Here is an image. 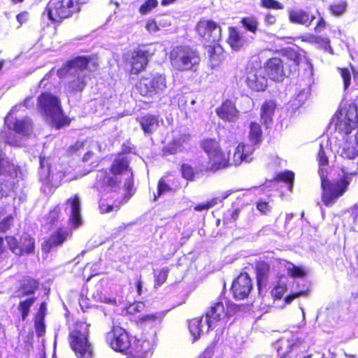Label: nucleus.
Returning <instances> with one entry per match:
<instances>
[{
  "mask_svg": "<svg viewBox=\"0 0 358 358\" xmlns=\"http://www.w3.org/2000/svg\"><path fill=\"white\" fill-rule=\"evenodd\" d=\"M317 160L320 166L318 173L322 189V201L325 206H330L334 204L337 199L346 192L352 177L356 173L348 172L343 167L341 169V173H338L340 179L330 181L327 178V172L321 167L328 164V158L322 145H320Z\"/></svg>",
  "mask_w": 358,
  "mask_h": 358,
  "instance_id": "1",
  "label": "nucleus"
},
{
  "mask_svg": "<svg viewBox=\"0 0 358 358\" xmlns=\"http://www.w3.org/2000/svg\"><path fill=\"white\" fill-rule=\"evenodd\" d=\"M87 64L88 60L86 57H78L57 71L60 78L66 79L69 91L80 92L85 88L88 73Z\"/></svg>",
  "mask_w": 358,
  "mask_h": 358,
  "instance_id": "2",
  "label": "nucleus"
},
{
  "mask_svg": "<svg viewBox=\"0 0 358 358\" xmlns=\"http://www.w3.org/2000/svg\"><path fill=\"white\" fill-rule=\"evenodd\" d=\"M301 58L294 51H289L282 58L273 57L266 64L265 72L273 80L279 81L283 76L288 77L292 73L296 72Z\"/></svg>",
  "mask_w": 358,
  "mask_h": 358,
  "instance_id": "3",
  "label": "nucleus"
},
{
  "mask_svg": "<svg viewBox=\"0 0 358 358\" xmlns=\"http://www.w3.org/2000/svg\"><path fill=\"white\" fill-rule=\"evenodd\" d=\"M171 65L180 72L197 71L200 64L198 52L187 46H177L169 54Z\"/></svg>",
  "mask_w": 358,
  "mask_h": 358,
  "instance_id": "4",
  "label": "nucleus"
},
{
  "mask_svg": "<svg viewBox=\"0 0 358 358\" xmlns=\"http://www.w3.org/2000/svg\"><path fill=\"white\" fill-rule=\"evenodd\" d=\"M78 0H50L43 12V16L53 23H59L64 19L80 11Z\"/></svg>",
  "mask_w": 358,
  "mask_h": 358,
  "instance_id": "5",
  "label": "nucleus"
},
{
  "mask_svg": "<svg viewBox=\"0 0 358 358\" xmlns=\"http://www.w3.org/2000/svg\"><path fill=\"white\" fill-rule=\"evenodd\" d=\"M110 171L113 176H110L106 171H100L96 175V182L102 187L115 188L119 187L120 178L118 175H127L129 170V162L126 157L120 155L115 159Z\"/></svg>",
  "mask_w": 358,
  "mask_h": 358,
  "instance_id": "6",
  "label": "nucleus"
},
{
  "mask_svg": "<svg viewBox=\"0 0 358 358\" xmlns=\"http://www.w3.org/2000/svg\"><path fill=\"white\" fill-rule=\"evenodd\" d=\"M41 113L50 118L57 128L63 126L66 122L59 99L49 93H43L38 99Z\"/></svg>",
  "mask_w": 358,
  "mask_h": 358,
  "instance_id": "7",
  "label": "nucleus"
},
{
  "mask_svg": "<svg viewBox=\"0 0 358 358\" xmlns=\"http://www.w3.org/2000/svg\"><path fill=\"white\" fill-rule=\"evenodd\" d=\"M70 344L76 355L90 358L92 354L91 344L88 341V326L80 324L69 334Z\"/></svg>",
  "mask_w": 358,
  "mask_h": 358,
  "instance_id": "8",
  "label": "nucleus"
},
{
  "mask_svg": "<svg viewBox=\"0 0 358 358\" xmlns=\"http://www.w3.org/2000/svg\"><path fill=\"white\" fill-rule=\"evenodd\" d=\"M358 103L354 106H350L348 109L343 108L336 114V120L335 122V129L341 134H344L343 137L348 136L352 129L358 124Z\"/></svg>",
  "mask_w": 358,
  "mask_h": 358,
  "instance_id": "9",
  "label": "nucleus"
},
{
  "mask_svg": "<svg viewBox=\"0 0 358 358\" xmlns=\"http://www.w3.org/2000/svg\"><path fill=\"white\" fill-rule=\"evenodd\" d=\"M141 95L152 97L162 93L166 88V80L164 75L159 73L150 74L142 77L136 85Z\"/></svg>",
  "mask_w": 358,
  "mask_h": 358,
  "instance_id": "10",
  "label": "nucleus"
},
{
  "mask_svg": "<svg viewBox=\"0 0 358 358\" xmlns=\"http://www.w3.org/2000/svg\"><path fill=\"white\" fill-rule=\"evenodd\" d=\"M40 165L39 175L42 182L41 189L46 194H51L59 185L63 175L60 172L52 173L44 158L40 157Z\"/></svg>",
  "mask_w": 358,
  "mask_h": 358,
  "instance_id": "11",
  "label": "nucleus"
},
{
  "mask_svg": "<svg viewBox=\"0 0 358 358\" xmlns=\"http://www.w3.org/2000/svg\"><path fill=\"white\" fill-rule=\"evenodd\" d=\"M196 31L209 46L216 44L221 39V27L212 20L203 19L199 21Z\"/></svg>",
  "mask_w": 358,
  "mask_h": 358,
  "instance_id": "12",
  "label": "nucleus"
},
{
  "mask_svg": "<svg viewBox=\"0 0 358 358\" xmlns=\"http://www.w3.org/2000/svg\"><path fill=\"white\" fill-rule=\"evenodd\" d=\"M106 342L115 351L125 352L131 347V341L127 332L120 327H114L106 334Z\"/></svg>",
  "mask_w": 358,
  "mask_h": 358,
  "instance_id": "13",
  "label": "nucleus"
},
{
  "mask_svg": "<svg viewBox=\"0 0 358 358\" xmlns=\"http://www.w3.org/2000/svg\"><path fill=\"white\" fill-rule=\"evenodd\" d=\"M252 288V280L247 273H241L234 280L231 285L233 295L236 299H243L248 297Z\"/></svg>",
  "mask_w": 358,
  "mask_h": 358,
  "instance_id": "14",
  "label": "nucleus"
},
{
  "mask_svg": "<svg viewBox=\"0 0 358 358\" xmlns=\"http://www.w3.org/2000/svg\"><path fill=\"white\" fill-rule=\"evenodd\" d=\"M265 70L261 67L258 69L248 68L246 74V82L250 88L255 91H264L267 87V78L265 76Z\"/></svg>",
  "mask_w": 358,
  "mask_h": 358,
  "instance_id": "15",
  "label": "nucleus"
},
{
  "mask_svg": "<svg viewBox=\"0 0 358 358\" xmlns=\"http://www.w3.org/2000/svg\"><path fill=\"white\" fill-rule=\"evenodd\" d=\"M225 307L222 301L214 303L206 312L205 323L207 326L206 331L215 327L217 322L227 316Z\"/></svg>",
  "mask_w": 358,
  "mask_h": 358,
  "instance_id": "16",
  "label": "nucleus"
},
{
  "mask_svg": "<svg viewBox=\"0 0 358 358\" xmlns=\"http://www.w3.org/2000/svg\"><path fill=\"white\" fill-rule=\"evenodd\" d=\"M254 150L253 145L240 143L235 149L232 159L229 160V165L238 166L243 162H250L252 160L251 155Z\"/></svg>",
  "mask_w": 358,
  "mask_h": 358,
  "instance_id": "17",
  "label": "nucleus"
},
{
  "mask_svg": "<svg viewBox=\"0 0 358 358\" xmlns=\"http://www.w3.org/2000/svg\"><path fill=\"white\" fill-rule=\"evenodd\" d=\"M217 116L226 122H236L239 116V112L234 103L226 101L222 106L216 109Z\"/></svg>",
  "mask_w": 358,
  "mask_h": 358,
  "instance_id": "18",
  "label": "nucleus"
},
{
  "mask_svg": "<svg viewBox=\"0 0 358 358\" xmlns=\"http://www.w3.org/2000/svg\"><path fill=\"white\" fill-rule=\"evenodd\" d=\"M66 206L69 208L70 218L71 224L77 228L82 224L80 215V200L78 195L70 198L66 201Z\"/></svg>",
  "mask_w": 358,
  "mask_h": 358,
  "instance_id": "19",
  "label": "nucleus"
},
{
  "mask_svg": "<svg viewBox=\"0 0 358 358\" xmlns=\"http://www.w3.org/2000/svg\"><path fill=\"white\" fill-rule=\"evenodd\" d=\"M352 136L343 137L344 141L338 150L339 155L348 159H353L358 156V145L352 139Z\"/></svg>",
  "mask_w": 358,
  "mask_h": 358,
  "instance_id": "20",
  "label": "nucleus"
},
{
  "mask_svg": "<svg viewBox=\"0 0 358 358\" xmlns=\"http://www.w3.org/2000/svg\"><path fill=\"white\" fill-rule=\"evenodd\" d=\"M10 115L6 117L5 122L10 129H13L17 134L22 136L29 135L32 130V123L29 118L24 117L22 119H17L11 125Z\"/></svg>",
  "mask_w": 358,
  "mask_h": 358,
  "instance_id": "21",
  "label": "nucleus"
},
{
  "mask_svg": "<svg viewBox=\"0 0 358 358\" xmlns=\"http://www.w3.org/2000/svg\"><path fill=\"white\" fill-rule=\"evenodd\" d=\"M289 19L292 23L304 25L308 27L315 19V17L303 10L298 9L289 11Z\"/></svg>",
  "mask_w": 358,
  "mask_h": 358,
  "instance_id": "22",
  "label": "nucleus"
},
{
  "mask_svg": "<svg viewBox=\"0 0 358 358\" xmlns=\"http://www.w3.org/2000/svg\"><path fill=\"white\" fill-rule=\"evenodd\" d=\"M69 233L66 229H57L43 245L42 248L45 252H48L52 247H56L63 243L67 238Z\"/></svg>",
  "mask_w": 358,
  "mask_h": 358,
  "instance_id": "23",
  "label": "nucleus"
},
{
  "mask_svg": "<svg viewBox=\"0 0 358 358\" xmlns=\"http://www.w3.org/2000/svg\"><path fill=\"white\" fill-rule=\"evenodd\" d=\"M148 52L141 49L136 50L131 57V72L134 74L138 73L143 70L148 64Z\"/></svg>",
  "mask_w": 358,
  "mask_h": 358,
  "instance_id": "24",
  "label": "nucleus"
},
{
  "mask_svg": "<svg viewBox=\"0 0 358 358\" xmlns=\"http://www.w3.org/2000/svg\"><path fill=\"white\" fill-rule=\"evenodd\" d=\"M227 43L234 50L237 51L248 43V40L236 28L229 27Z\"/></svg>",
  "mask_w": 358,
  "mask_h": 358,
  "instance_id": "25",
  "label": "nucleus"
},
{
  "mask_svg": "<svg viewBox=\"0 0 358 358\" xmlns=\"http://www.w3.org/2000/svg\"><path fill=\"white\" fill-rule=\"evenodd\" d=\"M38 282L30 278H25L20 285V287L15 292V296L22 299L26 296L31 295L38 288Z\"/></svg>",
  "mask_w": 358,
  "mask_h": 358,
  "instance_id": "26",
  "label": "nucleus"
},
{
  "mask_svg": "<svg viewBox=\"0 0 358 358\" xmlns=\"http://www.w3.org/2000/svg\"><path fill=\"white\" fill-rule=\"evenodd\" d=\"M208 159L210 164V169L213 171L226 168L229 165V157L226 156L221 149L209 157Z\"/></svg>",
  "mask_w": 358,
  "mask_h": 358,
  "instance_id": "27",
  "label": "nucleus"
},
{
  "mask_svg": "<svg viewBox=\"0 0 358 358\" xmlns=\"http://www.w3.org/2000/svg\"><path fill=\"white\" fill-rule=\"evenodd\" d=\"M16 174L15 165L10 161L5 153L0 152V176H8L13 179Z\"/></svg>",
  "mask_w": 358,
  "mask_h": 358,
  "instance_id": "28",
  "label": "nucleus"
},
{
  "mask_svg": "<svg viewBox=\"0 0 358 358\" xmlns=\"http://www.w3.org/2000/svg\"><path fill=\"white\" fill-rule=\"evenodd\" d=\"M140 124L145 134H152L159 127V118L156 115L147 114L140 118Z\"/></svg>",
  "mask_w": 358,
  "mask_h": 358,
  "instance_id": "29",
  "label": "nucleus"
},
{
  "mask_svg": "<svg viewBox=\"0 0 358 358\" xmlns=\"http://www.w3.org/2000/svg\"><path fill=\"white\" fill-rule=\"evenodd\" d=\"M275 103L273 101H268L261 107V120L268 127L273 122V115L275 109Z\"/></svg>",
  "mask_w": 358,
  "mask_h": 358,
  "instance_id": "30",
  "label": "nucleus"
},
{
  "mask_svg": "<svg viewBox=\"0 0 358 358\" xmlns=\"http://www.w3.org/2000/svg\"><path fill=\"white\" fill-rule=\"evenodd\" d=\"M204 327L207 328L205 320H203V317L194 318L189 322V329L192 334L194 340L196 341L199 338L201 334L204 331Z\"/></svg>",
  "mask_w": 358,
  "mask_h": 358,
  "instance_id": "31",
  "label": "nucleus"
},
{
  "mask_svg": "<svg viewBox=\"0 0 358 358\" xmlns=\"http://www.w3.org/2000/svg\"><path fill=\"white\" fill-rule=\"evenodd\" d=\"M257 280L258 287H259L266 282L270 272V266L264 261H260L256 265Z\"/></svg>",
  "mask_w": 358,
  "mask_h": 358,
  "instance_id": "32",
  "label": "nucleus"
},
{
  "mask_svg": "<svg viewBox=\"0 0 358 358\" xmlns=\"http://www.w3.org/2000/svg\"><path fill=\"white\" fill-rule=\"evenodd\" d=\"M150 350V343L148 341H138L136 349L135 351L130 350L129 353L133 358H147Z\"/></svg>",
  "mask_w": 358,
  "mask_h": 358,
  "instance_id": "33",
  "label": "nucleus"
},
{
  "mask_svg": "<svg viewBox=\"0 0 358 358\" xmlns=\"http://www.w3.org/2000/svg\"><path fill=\"white\" fill-rule=\"evenodd\" d=\"M249 140L252 145H258L262 141V131L260 125L257 122H252L250 125Z\"/></svg>",
  "mask_w": 358,
  "mask_h": 358,
  "instance_id": "34",
  "label": "nucleus"
},
{
  "mask_svg": "<svg viewBox=\"0 0 358 358\" xmlns=\"http://www.w3.org/2000/svg\"><path fill=\"white\" fill-rule=\"evenodd\" d=\"M201 147L208 158L220 150V145L215 139H206L203 141Z\"/></svg>",
  "mask_w": 358,
  "mask_h": 358,
  "instance_id": "35",
  "label": "nucleus"
},
{
  "mask_svg": "<svg viewBox=\"0 0 358 358\" xmlns=\"http://www.w3.org/2000/svg\"><path fill=\"white\" fill-rule=\"evenodd\" d=\"M20 254L22 253H31L34 248V240L28 234H24L22 236L20 242Z\"/></svg>",
  "mask_w": 358,
  "mask_h": 358,
  "instance_id": "36",
  "label": "nucleus"
},
{
  "mask_svg": "<svg viewBox=\"0 0 358 358\" xmlns=\"http://www.w3.org/2000/svg\"><path fill=\"white\" fill-rule=\"evenodd\" d=\"M36 301V298L30 296L27 299L21 300L17 309L21 313L22 320H24L29 315V309Z\"/></svg>",
  "mask_w": 358,
  "mask_h": 358,
  "instance_id": "37",
  "label": "nucleus"
},
{
  "mask_svg": "<svg viewBox=\"0 0 358 358\" xmlns=\"http://www.w3.org/2000/svg\"><path fill=\"white\" fill-rule=\"evenodd\" d=\"M182 138V141L184 142L187 137L186 136H182L179 139L175 138L173 141L172 144L168 145L164 148V152L169 153L170 155H174L178 152H180L184 148V145L181 143V139Z\"/></svg>",
  "mask_w": 358,
  "mask_h": 358,
  "instance_id": "38",
  "label": "nucleus"
},
{
  "mask_svg": "<svg viewBox=\"0 0 358 358\" xmlns=\"http://www.w3.org/2000/svg\"><path fill=\"white\" fill-rule=\"evenodd\" d=\"M294 179V173L291 171H285L283 172L278 173L275 178L276 181L287 182L289 184V190L292 188Z\"/></svg>",
  "mask_w": 358,
  "mask_h": 358,
  "instance_id": "39",
  "label": "nucleus"
},
{
  "mask_svg": "<svg viewBox=\"0 0 358 358\" xmlns=\"http://www.w3.org/2000/svg\"><path fill=\"white\" fill-rule=\"evenodd\" d=\"M348 3L345 1H340L329 6L331 13L335 16L342 15L346 10Z\"/></svg>",
  "mask_w": 358,
  "mask_h": 358,
  "instance_id": "40",
  "label": "nucleus"
},
{
  "mask_svg": "<svg viewBox=\"0 0 358 358\" xmlns=\"http://www.w3.org/2000/svg\"><path fill=\"white\" fill-rule=\"evenodd\" d=\"M241 22L243 27L248 31L255 33L257 29L258 22L252 17H244L242 19Z\"/></svg>",
  "mask_w": 358,
  "mask_h": 358,
  "instance_id": "41",
  "label": "nucleus"
},
{
  "mask_svg": "<svg viewBox=\"0 0 358 358\" xmlns=\"http://www.w3.org/2000/svg\"><path fill=\"white\" fill-rule=\"evenodd\" d=\"M310 94V87L308 85H306L296 95V99L298 101L297 104L299 106L303 104L304 102L308 99Z\"/></svg>",
  "mask_w": 358,
  "mask_h": 358,
  "instance_id": "42",
  "label": "nucleus"
},
{
  "mask_svg": "<svg viewBox=\"0 0 358 358\" xmlns=\"http://www.w3.org/2000/svg\"><path fill=\"white\" fill-rule=\"evenodd\" d=\"M158 5L157 0H146L145 2L140 7L139 12L143 14H147Z\"/></svg>",
  "mask_w": 358,
  "mask_h": 358,
  "instance_id": "43",
  "label": "nucleus"
},
{
  "mask_svg": "<svg viewBox=\"0 0 358 358\" xmlns=\"http://www.w3.org/2000/svg\"><path fill=\"white\" fill-rule=\"evenodd\" d=\"M261 6L266 8L282 10L283 5L275 0H261Z\"/></svg>",
  "mask_w": 358,
  "mask_h": 358,
  "instance_id": "44",
  "label": "nucleus"
},
{
  "mask_svg": "<svg viewBox=\"0 0 358 358\" xmlns=\"http://www.w3.org/2000/svg\"><path fill=\"white\" fill-rule=\"evenodd\" d=\"M6 241L9 246V248L15 254H20V245L15 237L7 236Z\"/></svg>",
  "mask_w": 358,
  "mask_h": 358,
  "instance_id": "45",
  "label": "nucleus"
},
{
  "mask_svg": "<svg viewBox=\"0 0 358 358\" xmlns=\"http://www.w3.org/2000/svg\"><path fill=\"white\" fill-rule=\"evenodd\" d=\"M88 147L90 148V150L87 151L83 157V161L85 162H87L91 158L94 150L101 152L102 150L101 145L97 142H93L92 145H88Z\"/></svg>",
  "mask_w": 358,
  "mask_h": 358,
  "instance_id": "46",
  "label": "nucleus"
},
{
  "mask_svg": "<svg viewBox=\"0 0 358 358\" xmlns=\"http://www.w3.org/2000/svg\"><path fill=\"white\" fill-rule=\"evenodd\" d=\"M88 147L90 148V150L87 151L83 157V161L85 162H87L91 158L94 150L101 152L102 150L101 145L97 142H93L92 145H88Z\"/></svg>",
  "mask_w": 358,
  "mask_h": 358,
  "instance_id": "47",
  "label": "nucleus"
},
{
  "mask_svg": "<svg viewBox=\"0 0 358 358\" xmlns=\"http://www.w3.org/2000/svg\"><path fill=\"white\" fill-rule=\"evenodd\" d=\"M125 178V182L124 184V187L125 188V190L127 192V194H130V195H132L134 194V180H133V173L132 172H128L127 175Z\"/></svg>",
  "mask_w": 358,
  "mask_h": 358,
  "instance_id": "48",
  "label": "nucleus"
},
{
  "mask_svg": "<svg viewBox=\"0 0 358 358\" xmlns=\"http://www.w3.org/2000/svg\"><path fill=\"white\" fill-rule=\"evenodd\" d=\"M169 269L167 267L163 268L156 277L155 286H161L167 279Z\"/></svg>",
  "mask_w": 358,
  "mask_h": 358,
  "instance_id": "49",
  "label": "nucleus"
},
{
  "mask_svg": "<svg viewBox=\"0 0 358 358\" xmlns=\"http://www.w3.org/2000/svg\"><path fill=\"white\" fill-rule=\"evenodd\" d=\"M343 80L344 89L346 90L351 83V73L348 69H339Z\"/></svg>",
  "mask_w": 358,
  "mask_h": 358,
  "instance_id": "50",
  "label": "nucleus"
},
{
  "mask_svg": "<svg viewBox=\"0 0 358 358\" xmlns=\"http://www.w3.org/2000/svg\"><path fill=\"white\" fill-rule=\"evenodd\" d=\"M287 286L284 283H278L271 292L273 296L275 299H280L286 291Z\"/></svg>",
  "mask_w": 358,
  "mask_h": 358,
  "instance_id": "51",
  "label": "nucleus"
},
{
  "mask_svg": "<svg viewBox=\"0 0 358 358\" xmlns=\"http://www.w3.org/2000/svg\"><path fill=\"white\" fill-rule=\"evenodd\" d=\"M287 271L292 277H303L306 275V272L302 268L294 264H291V266L288 267Z\"/></svg>",
  "mask_w": 358,
  "mask_h": 358,
  "instance_id": "52",
  "label": "nucleus"
},
{
  "mask_svg": "<svg viewBox=\"0 0 358 358\" xmlns=\"http://www.w3.org/2000/svg\"><path fill=\"white\" fill-rule=\"evenodd\" d=\"M182 176L188 180H193L194 171L192 166L188 164H182L181 167Z\"/></svg>",
  "mask_w": 358,
  "mask_h": 358,
  "instance_id": "53",
  "label": "nucleus"
},
{
  "mask_svg": "<svg viewBox=\"0 0 358 358\" xmlns=\"http://www.w3.org/2000/svg\"><path fill=\"white\" fill-rule=\"evenodd\" d=\"M171 188L168 185L163 179H161L159 181L158 187H157V193L158 196H161L166 192H170Z\"/></svg>",
  "mask_w": 358,
  "mask_h": 358,
  "instance_id": "54",
  "label": "nucleus"
},
{
  "mask_svg": "<svg viewBox=\"0 0 358 358\" xmlns=\"http://www.w3.org/2000/svg\"><path fill=\"white\" fill-rule=\"evenodd\" d=\"M308 295V290H303L297 292H294L289 295H288L285 301L287 303H290L294 299L299 296H306Z\"/></svg>",
  "mask_w": 358,
  "mask_h": 358,
  "instance_id": "55",
  "label": "nucleus"
},
{
  "mask_svg": "<svg viewBox=\"0 0 358 358\" xmlns=\"http://www.w3.org/2000/svg\"><path fill=\"white\" fill-rule=\"evenodd\" d=\"M196 103V101L194 99H192L189 102V104L187 105L185 110V113L187 117H193L196 113V108H194V105Z\"/></svg>",
  "mask_w": 358,
  "mask_h": 358,
  "instance_id": "56",
  "label": "nucleus"
},
{
  "mask_svg": "<svg viewBox=\"0 0 358 358\" xmlns=\"http://www.w3.org/2000/svg\"><path fill=\"white\" fill-rule=\"evenodd\" d=\"M43 320V318H41L38 316L36 317L35 328L38 336H41L45 331Z\"/></svg>",
  "mask_w": 358,
  "mask_h": 358,
  "instance_id": "57",
  "label": "nucleus"
},
{
  "mask_svg": "<svg viewBox=\"0 0 358 358\" xmlns=\"http://www.w3.org/2000/svg\"><path fill=\"white\" fill-rule=\"evenodd\" d=\"M60 213V209L59 208L57 207L55 208L52 210H51L49 213L48 220H50V222L52 224H55V222H57L59 219Z\"/></svg>",
  "mask_w": 358,
  "mask_h": 358,
  "instance_id": "58",
  "label": "nucleus"
},
{
  "mask_svg": "<svg viewBox=\"0 0 358 358\" xmlns=\"http://www.w3.org/2000/svg\"><path fill=\"white\" fill-rule=\"evenodd\" d=\"M13 181L8 182V183L4 185L5 189L3 186V185H1V187H0L1 196H7L9 194V193L13 189Z\"/></svg>",
  "mask_w": 358,
  "mask_h": 358,
  "instance_id": "59",
  "label": "nucleus"
},
{
  "mask_svg": "<svg viewBox=\"0 0 358 358\" xmlns=\"http://www.w3.org/2000/svg\"><path fill=\"white\" fill-rule=\"evenodd\" d=\"M85 145H85V142L77 141L74 145H71L69 148L68 151L70 153H76L83 149Z\"/></svg>",
  "mask_w": 358,
  "mask_h": 358,
  "instance_id": "60",
  "label": "nucleus"
},
{
  "mask_svg": "<svg viewBox=\"0 0 358 358\" xmlns=\"http://www.w3.org/2000/svg\"><path fill=\"white\" fill-rule=\"evenodd\" d=\"M257 208L258 210H259L261 213L264 214H266L270 212L271 208L268 203L260 201L257 203Z\"/></svg>",
  "mask_w": 358,
  "mask_h": 358,
  "instance_id": "61",
  "label": "nucleus"
},
{
  "mask_svg": "<svg viewBox=\"0 0 358 358\" xmlns=\"http://www.w3.org/2000/svg\"><path fill=\"white\" fill-rule=\"evenodd\" d=\"M113 206L108 205L104 203V201H101L99 203V210L100 213H108L113 210Z\"/></svg>",
  "mask_w": 358,
  "mask_h": 358,
  "instance_id": "62",
  "label": "nucleus"
},
{
  "mask_svg": "<svg viewBox=\"0 0 358 358\" xmlns=\"http://www.w3.org/2000/svg\"><path fill=\"white\" fill-rule=\"evenodd\" d=\"M145 308V305L142 302H137L132 305H131L129 308V311L130 313H134V312H141Z\"/></svg>",
  "mask_w": 358,
  "mask_h": 358,
  "instance_id": "63",
  "label": "nucleus"
},
{
  "mask_svg": "<svg viewBox=\"0 0 358 358\" xmlns=\"http://www.w3.org/2000/svg\"><path fill=\"white\" fill-rule=\"evenodd\" d=\"M146 29L150 33H155L159 30V27L155 20H149L146 23Z\"/></svg>",
  "mask_w": 358,
  "mask_h": 358,
  "instance_id": "64",
  "label": "nucleus"
}]
</instances>
